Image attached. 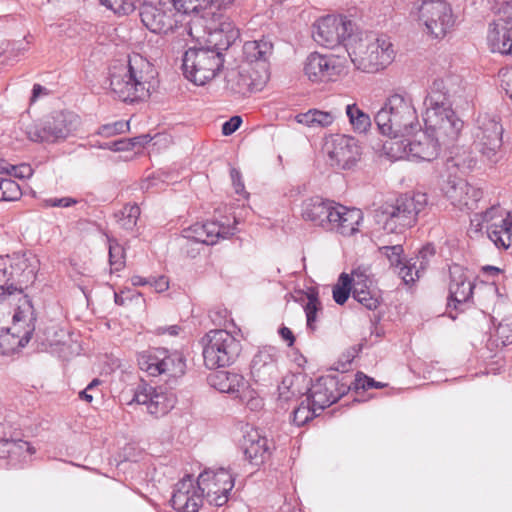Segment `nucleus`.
<instances>
[{
	"mask_svg": "<svg viewBox=\"0 0 512 512\" xmlns=\"http://www.w3.org/2000/svg\"><path fill=\"white\" fill-rule=\"evenodd\" d=\"M414 139L404 137L400 140L390 142L388 154L398 159L432 161L437 158L442 144L426 129L420 128L412 134Z\"/></svg>",
	"mask_w": 512,
	"mask_h": 512,
	"instance_id": "11",
	"label": "nucleus"
},
{
	"mask_svg": "<svg viewBox=\"0 0 512 512\" xmlns=\"http://www.w3.org/2000/svg\"><path fill=\"white\" fill-rule=\"evenodd\" d=\"M157 185H158V178L153 176V177H148L146 180H144L141 188L143 190L149 191L151 189L156 188Z\"/></svg>",
	"mask_w": 512,
	"mask_h": 512,
	"instance_id": "60",
	"label": "nucleus"
},
{
	"mask_svg": "<svg viewBox=\"0 0 512 512\" xmlns=\"http://www.w3.org/2000/svg\"><path fill=\"white\" fill-rule=\"evenodd\" d=\"M362 220L363 213L360 209L348 208L337 203L327 231H333L342 236H352L359 231Z\"/></svg>",
	"mask_w": 512,
	"mask_h": 512,
	"instance_id": "30",
	"label": "nucleus"
},
{
	"mask_svg": "<svg viewBox=\"0 0 512 512\" xmlns=\"http://www.w3.org/2000/svg\"><path fill=\"white\" fill-rule=\"evenodd\" d=\"M343 72L342 61L334 55L314 52L306 58L304 63V73L314 83L335 81Z\"/></svg>",
	"mask_w": 512,
	"mask_h": 512,
	"instance_id": "22",
	"label": "nucleus"
},
{
	"mask_svg": "<svg viewBox=\"0 0 512 512\" xmlns=\"http://www.w3.org/2000/svg\"><path fill=\"white\" fill-rule=\"evenodd\" d=\"M351 389L347 375H327L318 378L307 391V400L320 412L329 407Z\"/></svg>",
	"mask_w": 512,
	"mask_h": 512,
	"instance_id": "16",
	"label": "nucleus"
},
{
	"mask_svg": "<svg viewBox=\"0 0 512 512\" xmlns=\"http://www.w3.org/2000/svg\"><path fill=\"white\" fill-rule=\"evenodd\" d=\"M149 286L157 293H162L169 288V280L166 276L149 277Z\"/></svg>",
	"mask_w": 512,
	"mask_h": 512,
	"instance_id": "57",
	"label": "nucleus"
},
{
	"mask_svg": "<svg viewBox=\"0 0 512 512\" xmlns=\"http://www.w3.org/2000/svg\"><path fill=\"white\" fill-rule=\"evenodd\" d=\"M134 295L139 296L140 293L131 290L121 291L114 294V300L117 305H124L126 299H131Z\"/></svg>",
	"mask_w": 512,
	"mask_h": 512,
	"instance_id": "58",
	"label": "nucleus"
},
{
	"mask_svg": "<svg viewBox=\"0 0 512 512\" xmlns=\"http://www.w3.org/2000/svg\"><path fill=\"white\" fill-rule=\"evenodd\" d=\"M79 124L77 115L71 112H60L27 129V136L33 142L57 143L69 137Z\"/></svg>",
	"mask_w": 512,
	"mask_h": 512,
	"instance_id": "15",
	"label": "nucleus"
},
{
	"mask_svg": "<svg viewBox=\"0 0 512 512\" xmlns=\"http://www.w3.org/2000/svg\"><path fill=\"white\" fill-rule=\"evenodd\" d=\"M138 143V138L120 139L112 142H105L99 144L100 149H107L111 151H129Z\"/></svg>",
	"mask_w": 512,
	"mask_h": 512,
	"instance_id": "52",
	"label": "nucleus"
},
{
	"mask_svg": "<svg viewBox=\"0 0 512 512\" xmlns=\"http://www.w3.org/2000/svg\"><path fill=\"white\" fill-rule=\"evenodd\" d=\"M36 278L35 267L23 255L11 263L9 256L0 257V282L16 281L6 287L0 285V354L11 355L30 341L36 322L31 300L22 295L23 289Z\"/></svg>",
	"mask_w": 512,
	"mask_h": 512,
	"instance_id": "1",
	"label": "nucleus"
},
{
	"mask_svg": "<svg viewBox=\"0 0 512 512\" xmlns=\"http://www.w3.org/2000/svg\"><path fill=\"white\" fill-rule=\"evenodd\" d=\"M138 365L148 375L156 377L167 376L166 382L176 380L185 373L186 362L179 351H169L165 348H154L138 355Z\"/></svg>",
	"mask_w": 512,
	"mask_h": 512,
	"instance_id": "12",
	"label": "nucleus"
},
{
	"mask_svg": "<svg viewBox=\"0 0 512 512\" xmlns=\"http://www.w3.org/2000/svg\"><path fill=\"white\" fill-rule=\"evenodd\" d=\"M436 254L435 247L432 244L425 245L418 254L408 260L398 271L399 276L405 284L414 283L419 279L431 264Z\"/></svg>",
	"mask_w": 512,
	"mask_h": 512,
	"instance_id": "33",
	"label": "nucleus"
},
{
	"mask_svg": "<svg viewBox=\"0 0 512 512\" xmlns=\"http://www.w3.org/2000/svg\"><path fill=\"white\" fill-rule=\"evenodd\" d=\"M409 17L424 24L427 32L438 39L449 33L456 21L451 5L444 0L423 1L420 5L414 3Z\"/></svg>",
	"mask_w": 512,
	"mask_h": 512,
	"instance_id": "10",
	"label": "nucleus"
},
{
	"mask_svg": "<svg viewBox=\"0 0 512 512\" xmlns=\"http://www.w3.org/2000/svg\"><path fill=\"white\" fill-rule=\"evenodd\" d=\"M21 195L22 191L17 182L0 177V201H16Z\"/></svg>",
	"mask_w": 512,
	"mask_h": 512,
	"instance_id": "45",
	"label": "nucleus"
},
{
	"mask_svg": "<svg viewBox=\"0 0 512 512\" xmlns=\"http://www.w3.org/2000/svg\"><path fill=\"white\" fill-rule=\"evenodd\" d=\"M78 201L71 197L49 198L44 201L46 207H62L67 208L75 205Z\"/></svg>",
	"mask_w": 512,
	"mask_h": 512,
	"instance_id": "54",
	"label": "nucleus"
},
{
	"mask_svg": "<svg viewBox=\"0 0 512 512\" xmlns=\"http://www.w3.org/2000/svg\"><path fill=\"white\" fill-rule=\"evenodd\" d=\"M3 169L7 174L19 179L30 178L34 172L32 167L27 163H21L19 165H7Z\"/></svg>",
	"mask_w": 512,
	"mask_h": 512,
	"instance_id": "53",
	"label": "nucleus"
},
{
	"mask_svg": "<svg viewBox=\"0 0 512 512\" xmlns=\"http://www.w3.org/2000/svg\"><path fill=\"white\" fill-rule=\"evenodd\" d=\"M236 399H239L242 404L253 412H258L264 407L263 398L255 389L251 388L249 382H247L242 391L237 394Z\"/></svg>",
	"mask_w": 512,
	"mask_h": 512,
	"instance_id": "41",
	"label": "nucleus"
},
{
	"mask_svg": "<svg viewBox=\"0 0 512 512\" xmlns=\"http://www.w3.org/2000/svg\"><path fill=\"white\" fill-rule=\"evenodd\" d=\"M175 402L176 398L173 393L142 382L135 388L129 404L145 405L149 414L159 417L167 414L174 407Z\"/></svg>",
	"mask_w": 512,
	"mask_h": 512,
	"instance_id": "20",
	"label": "nucleus"
},
{
	"mask_svg": "<svg viewBox=\"0 0 512 512\" xmlns=\"http://www.w3.org/2000/svg\"><path fill=\"white\" fill-rule=\"evenodd\" d=\"M79 398L81 400H84V401L90 403L93 400V391L88 390V387H86L84 390H82L79 393Z\"/></svg>",
	"mask_w": 512,
	"mask_h": 512,
	"instance_id": "63",
	"label": "nucleus"
},
{
	"mask_svg": "<svg viewBox=\"0 0 512 512\" xmlns=\"http://www.w3.org/2000/svg\"><path fill=\"white\" fill-rule=\"evenodd\" d=\"M353 23L343 16L327 15L319 19L314 25L313 38L321 46L336 48L349 43L352 36Z\"/></svg>",
	"mask_w": 512,
	"mask_h": 512,
	"instance_id": "17",
	"label": "nucleus"
},
{
	"mask_svg": "<svg viewBox=\"0 0 512 512\" xmlns=\"http://www.w3.org/2000/svg\"><path fill=\"white\" fill-rule=\"evenodd\" d=\"M42 94H47V89L40 84H34L32 89L31 101H36V99Z\"/></svg>",
	"mask_w": 512,
	"mask_h": 512,
	"instance_id": "61",
	"label": "nucleus"
},
{
	"mask_svg": "<svg viewBox=\"0 0 512 512\" xmlns=\"http://www.w3.org/2000/svg\"><path fill=\"white\" fill-rule=\"evenodd\" d=\"M353 278H351L348 274L342 273L339 277L338 284H336L333 288V299L339 304L343 305L349 295L352 292Z\"/></svg>",
	"mask_w": 512,
	"mask_h": 512,
	"instance_id": "44",
	"label": "nucleus"
},
{
	"mask_svg": "<svg viewBox=\"0 0 512 512\" xmlns=\"http://www.w3.org/2000/svg\"><path fill=\"white\" fill-rule=\"evenodd\" d=\"M279 334L281 335V337L286 340L288 342V346H292L294 341H295V338L293 336V333L292 331L288 328V327H281L279 329Z\"/></svg>",
	"mask_w": 512,
	"mask_h": 512,
	"instance_id": "59",
	"label": "nucleus"
},
{
	"mask_svg": "<svg viewBox=\"0 0 512 512\" xmlns=\"http://www.w3.org/2000/svg\"><path fill=\"white\" fill-rule=\"evenodd\" d=\"M336 118V113L318 109H310L305 113H299L295 117L298 123L311 128H327L334 123Z\"/></svg>",
	"mask_w": 512,
	"mask_h": 512,
	"instance_id": "37",
	"label": "nucleus"
},
{
	"mask_svg": "<svg viewBox=\"0 0 512 512\" xmlns=\"http://www.w3.org/2000/svg\"><path fill=\"white\" fill-rule=\"evenodd\" d=\"M319 413L320 411L316 409L313 404L306 398L305 400L301 401L299 406L293 410L292 421L295 425L302 426L309 420H312L314 417H316Z\"/></svg>",
	"mask_w": 512,
	"mask_h": 512,
	"instance_id": "42",
	"label": "nucleus"
},
{
	"mask_svg": "<svg viewBox=\"0 0 512 512\" xmlns=\"http://www.w3.org/2000/svg\"><path fill=\"white\" fill-rule=\"evenodd\" d=\"M199 6L193 0H146L140 17L153 33L167 34L176 30L181 36H191V27L185 20L190 13H198Z\"/></svg>",
	"mask_w": 512,
	"mask_h": 512,
	"instance_id": "4",
	"label": "nucleus"
},
{
	"mask_svg": "<svg viewBox=\"0 0 512 512\" xmlns=\"http://www.w3.org/2000/svg\"><path fill=\"white\" fill-rule=\"evenodd\" d=\"M304 295L306 302L303 304V310L306 316V327L309 331L314 332L318 327L322 313V304L315 289H310Z\"/></svg>",
	"mask_w": 512,
	"mask_h": 512,
	"instance_id": "39",
	"label": "nucleus"
},
{
	"mask_svg": "<svg viewBox=\"0 0 512 512\" xmlns=\"http://www.w3.org/2000/svg\"><path fill=\"white\" fill-rule=\"evenodd\" d=\"M487 40L492 52L512 56V0L501 4L498 19L490 25Z\"/></svg>",
	"mask_w": 512,
	"mask_h": 512,
	"instance_id": "19",
	"label": "nucleus"
},
{
	"mask_svg": "<svg viewBox=\"0 0 512 512\" xmlns=\"http://www.w3.org/2000/svg\"><path fill=\"white\" fill-rule=\"evenodd\" d=\"M379 252L386 256L390 262V265L395 268L400 269L403 265L406 264V262L403 263L402 261L404 250L401 244L381 246L379 247Z\"/></svg>",
	"mask_w": 512,
	"mask_h": 512,
	"instance_id": "47",
	"label": "nucleus"
},
{
	"mask_svg": "<svg viewBox=\"0 0 512 512\" xmlns=\"http://www.w3.org/2000/svg\"><path fill=\"white\" fill-rule=\"evenodd\" d=\"M236 220L233 224L208 221L196 223L183 231V237L206 245H214L220 239H226L236 232Z\"/></svg>",
	"mask_w": 512,
	"mask_h": 512,
	"instance_id": "25",
	"label": "nucleus"
},
{
	"mask_svg": "<svg viewBox=\"0 0 512 512\" xmlns=\"http://www.w3.org/2000/svg\"><path fill=\"white\" fill-rule=\"evenodd\" d=\"M384 386V384L376 382L373 378L368 377L362 372H357L355 374L354 380H351V388L353 387L355 391H358L360 389L368 390L371 388H382Z\"/></svg>",
	"mask_w": 512,
	"mask_h": 512,
	"instance_id": "51",
	"label": "nucleus"
},
{
	"mask_svg": "<svg viewBox=\"0 0 512 512\" xmlns=\"http://www.w3.org/2000/svg\"><path fill=\"white\" fill-rule=\"evenodd\" d=\"M35 453L29 442L21 439L0 440V465L9 468H21Z\"/></svg>",
	"mask_w": 512,
	"mask_h": 512,
	"instance_id": "27",
	"label": "nucleus"
},
{
	"mask_svg": "<svg viewBox=\"0 0 512 512\" xmlns=\"http://www.w3.org/2000/svg\"><path fill=\"white\" fill-rule=\"evenodd\" d=\"M427 204L423 193L405 194L396 199L392 205L385 206L378 215L383 229L389 233H403L417 222L418 214Z\"/></svg>",
	"mask_w": 512,
	"mask_h": 512,
	"instance_id": "8",
	"label": "nucleus"
},
{
	"mask_svg": "<svg viewBox=\"0 0 512 512\" xmlns=\"http://www.w3.org/2000/svg\"><path fill=\"white\" fill-rule=\"evenodd\" d=\"M352 294L354 299L368 310H374L379 305L378 298L371 294L366 283L360 281L358 275L353 277Z\"/></svg>",
	"mask_w": 512,
	"mask_h": 512,
	"instance_id": "40",
	"label": "nucleus"
},
{
	"mask_svg": "<svg viewBox=\"0 0 512 512\" xmlns=\"http://www.w3.org/2000/svg\"><path fill=\"white\" fill-rule=\"evenodd\" d=\"M197 479L208 503L216 507L228 502L235 486V473L226 468L205 470Z\"/></svg>",
	"mask_w": 512,
	"mask_h": 512,
	"instance_id": "18",
	"label": "nucleus"
},
{
	"mask_svg": "<svg viewBox=\"0 0 512 512\" xmlns=\"http://www.w3.org/2000/svg\"><path fill=\"white\" fill-rule=\"evenodd\" d=\"M106 8L115 14L128 15L135 9L134 0H99Z\"/></svg>",
	"mask_w": 512,
	"mask_h": 512,
	"instance_id": "48",
	"label": "nucleus"
},
{
	"mask_svg": "<svg viewBox=\"0 0 512 512\" xmlns=\"http://www.w3.org/2000/svg\"><path fill=\"white\" fill-rule=\"evenodd\" d=\"M503 128L499 120L487 113L477 117L472 131L473 147L481 156L491 163L500 159Z\"/></svg>",
	"mask_w": 512,
	"mask_h": 512,
	"instance_id": "14",
	"label": "nucleus"
},
{
	"mask_svg": "<svg viewBox=\"0 0 512 512\" xmlns=\"http://www.w3.org/2000/svg\"><path fill=\"white\" fill-rule=\"evenodd\" d=\"M129 130V122L127 121H116L114 123L105 124L99 127L97 134L102 137H112L118 134H122Z\"/></svg>",
	"mask_w": 512,
	"mask_h": 512,
	"instance_id": "50",
	"label": "nucleus"
},
{
	"mask_svg": "<svg viewBox=\"0 0 512 512\" xmlns=\"http://www.w3.org/2000/svg\"><path fill=\"white\" fill-rule=\"evenodd\" d=\"M272 52V44L265 40L248 41L243 45V54L248 62L247 67L255 63L262 72L267 71L266 60Z\"/></svg>",
	"mask_w": 512,
	"mask_h": 512,
	"instance_id": "36",
	"label": "nucleus"
},
{
	"mask_svg": "<svg viewBox=\"0 0 512 512\" xmlns=\"http://www.w3.org/2000/svg\"><path fill=\"white\" fill-rule=\"evenodd\" d=\"M149 62L139 55L130 57L122 72L110 76V88L114 98L123 102L143 100L149 94L147 70Z\"/></svg>",
	"mask_w": 512,
	"mask_h": 512,
	"instance_id": "7",
	"label": "nucleus"
},
{
	"mask_svg": "<svg viewBox=\"0 0 512 512\" xmlns=\"http://www.w3.org/2000/svg\"><path fill=\"white\" fill-rule=\"evenodd\" d=\"M204 364L208 369L233 364L241 352V343L223 329L210 330L201 339Z\"/></svg>",
	"mask_w": 512,
	"mask_h": 512,
	"instance_id": "9",
	"label": "nucleus"
},
{
	"mask_svg": "<svg viewBox=\"0 0 512 512\" xmlns=\"http://www.w3.org/2000/svg\"><path fill=\"white\" fill-rule=\"evenodd\" d=\"M204 497L198 479L186 475L175 484L170 502L177 512H198Z\"/></svg>",
	"mask_w": 512,
	"mask_h": 512,
	"instance_id": "23",
	"label": "nucleus"
},
{
	"mask_svg": "<svg viewBox=\"0 0 512 512\" xmlns=\"http://www.w3.org/2000/svg\"><path fill=\"white\" fill-rule=\"evenodd\" d=\"M211 387L221 393L230 394L233 398L242 391L248 382L243 375L230 371H217L208 377Z\"/></svg>",
	"mask_w": 512,
	"mask_h": 512,
	"instance_id": "34",
	"label": "nucleus"
},
{
	"mask_svg": "<svg viewBox=\"0 0 512 512\" xmlns=\"http://www.w3.org/2000/svg\"><path fill=\"white\" fill-rule=\"evenodd\" d=\"M442 191L453 206L468 211L477 207V203L483 195L481 189L460 178H450L442 187Z\"/></svg>",
	"mask_w": 512,
	"mask_h": 512,
	"instance_id": "26",
	"label": "nucleus"
},
{
	"mask_svg": "<svg viewBox=\"0 0 512 512\" xmlns=\"http://www.w3.org/2000/svg\"><path fill=\"white\" fill-rule=\"evenodd\" d=\"M253 70L254 67L243 66L237 73L232 72L228 76V83H231V90L242 95L261 90L269 78L268 71L258 73L254 77L252 75Z\"/></svg>",
	"mask_w": 512,
	"mask_h": 512,
	"instance_id": "32",
	"label": "nucleus"
},
{
	"mask_svg": "<svg viewBox=\"0 0 512 512\" xmlns=\"http://www.w3.org/2000/svg\"><path fill=\"white\" fill-rule=\"evenodd\" d=\"M131 283L133 286H145L149 285V277L145 278L139 275H134L131 277Z\"/></svg>",
	"mask_w": 512,
	"mask_h": 512,
	"instance_id": "62",
	"label": "nucleus"
},
{
	"mask_svg": "<svg viewBox=\"0 0 512 512\" xmlns=\"http://www.w3.org/2000/svg\"><path fill=\"white\" fill-rule=\"evenodd\" d=\"M495 336L503 345L512 343V315L498 323L495 328Z\"/></svg>",
	"mask_w": 512,
	"mask_h": 512,
	"instance_id": "49",
	"label": "nucleus"
},
{
	"mask_svg": "<svg viewBox=\"0 0 512 512\" xmlns=\"http://www.w3.org/2000/svg\"><path fill=\"white\" fill-rule=\"evenodd\" d=\"M336 205L334 201L313 196L302 202L301 215L305 221L327 230Z\"/></svg>",
	"mask_w": 512,
	"mask_h": 512,
	"instance_id": "28",
	"label": "nucleus"
},
{
	"mask_svg": "<svg viewBox=\"0 0 512 512\" xmlns=\"http://www.w3.org/2000/svg\"><path fill=\"white\" fill-rule=\"evenodd\" d=\"M460 82L456 75L436 79L424 99L426 129L442 145L454 142L463 129V121L452 109L453 99L460 91Z\"/></svg>",
	"mask_w": 512,
	"mask_h": 512,
	"instance_id": "2",
	"label": "nucleus"
},
{
	"mask_svg": "<svg viewBox=\"0 0 512 512\" xmlns=\"http://www.w3.org/2000/svg\"><path fill=\"white\" fill-rule=\"evenodd\" d=\"M139 216L140 208L136 204L126 205L119 213L115 214L120 227L125 230H132L135 227Z\"/></svg>",
	"mask_w": 512,
	"mask_h": 512,
	"instance_id": "43",
	"label": "nucleus"
},
{
	"mask_svg": "<svg viewBox=\"0 0 512 512\" xmlns=\"http://www.w3.org/2000/svg\"><path fill=\"white\" fill-rule=\"evenodd\" d=\"M230 176H231V180H232V184H233L235 192L237 194H239V195L247 194L246 191H245V186H244V183L242 181V177H241L240 171L238 169H236V168H232L230 170Z\"/></svg>",
	"mask_w": 512,
	"mask_h": 512,
	"instance_id": "55",
	"label": "nucleus"
},
{
	"mask_svg": "<svg viewBox=\"0 0 512 512\" xmlns=\"http://www.w3.org/2000/svg\"><path fill=\"white\" fill-rule=\"evenodd\" d=\"M473 274L460 264L449 266L448 307L460 309L461 305L470 302L474 289Z\"/></svg>",
	"mask_w": 512,
	"mask_h": 512,
	"instance_id": "24",
	"label": "nucleus"
},
{
	"mask_svg": "<svg viewBox=\"0 0 512 512\" xmlns=\"http://www.w3.org/2000/svg\"><path fill=\"white\" fill-rule=\"evenodd\" d=\"M109 263L111 272H118L125 265L124 248L114 240H109Z\"/></svg>",
	"mask_w": 512,
	"mask_h": 512,
	"instance_id": "46",
	"label": "nucleus"
},
{
	"mask_svg": "<svg viewBox=\"0 0 512 512\" xmlns=\"http://www.w3.org/2000/svg\"><path fill=\"white\" fill-rule=\"evenodd\" d=\"M210 46L190 48L183 56V74L195 85H204L215 78L224 65V54L229 47L222 48L224 36L219 32H209Z\"/></svg>",
	"mask_w": 512,
	"mask_h": 512,
	"instance_id": "5",
	"label": "nucleus"
},
{
	"mask_svg": "<svg viewBox=\"0 0 512 512\" xmlns=\"http://www.w3.org/2000/svg\"><path fill=\"white\" fill-rule=\"evenodd\" d=\"M242 119L240 116H233L222 125V133L225 136L233 134L241 125Z\"/></svg>",
	"mask_w": 512,
	"mask_h": 512,
	"instance_id": "56",
	"label": "nucleus"
},
{
	"mask_svg": "<svg viewBox=\"0 0 512 512\" xmlns=\"http://www.w3.org/2000/svg\"><path fill=\"white\" fill-rule=\"evenodd\" d=\"M241 449L245 458L254 465L263 463L270 455L268 439L254 428H249L244 432Z\"/></svg>",
	"mask_w": 512,
	"mask_h": 512,
	"instance_id": "31",
	"label": "nucleus"
},
{
	"mask_svg": "<svg viewBox=\"0 0 512 512\" xmlns=\"http://www.w3.org/2000/svg\"><path fill=\"white\" fill-rule=\"evenodd\" d=\"M345 49L354 66L366 73L385 69L394 59V49L387 36L369 35L355 37L345 44Z\"/></svg>",
	"mask_w": 512,
	"mask_h": 512,
	"instance_id": "6",
	"label": "nucleus"
},
{
	"mask_svg": "<svg viewBox=\"0 0 512 512\" xmlns=\"http://www.w3.org/2000/svg\"><path fill=\"white\" fill-rule=\"evenodd\" d=\"M380 134L392 141L410 137L420 128L412 96L405 90L391 93L374 116Z\"/></svg>",
	"mask_w": 512,
	"mask_h": 512,
	"instance_id": "3",
	"label": "nucleus"
},
{
	"mask_svg": "<svg viewBox=\"0 0 512 512\" xmlns=\"http://www.w3.org/2000/svg\"><path fill=\"white\" fill-rule=\"evenodd\" d=\"M161 330V333L165 334H169L171 336H176L179 334V331H180V327L177 326V325H172V326H169V327H165V328H160Z\"/></svg>",
	"mask_w": 512,
	"mask_h": 512,
	"instance_id": "64",
	"label": "nucleus"
},
{
	"mask_svg": "<svg viewBox=\"0 0 512 512\" xmlns=\"http://www.w3.org/2000/svg\"><path fill=\"white\" fill-rule=\"evenodd\" d=\"M345 114L351 129L356 134H367L372 126L370 115L362 110L357 103L347 104Z\"/></svg>",
	"mask_w": 512,
	"mask_h": 512,
	"instance_id": "38",
	"label": "nucleus"
},
{
	"mask_svg": "<svg viewBox=\"0 0 512 512\" xmlns=\"http://www.w3.org/2000/svg\"><path fill=\"white\" fill-rule=\"evenodd\" d=\"M471 225L476 231L485 228L488 238L497 248L508 249L512 244V211L492 206L481 214H475Z\"/></svg>",
	"mask_w": 512,
	"mask_h": 512,
	"instance_id": "13",
	"label": "nucleus"
},
{
	"mask_svg": "<svg viewBox=\"0 0 512 512\" xmlns=\"http://www.w3.org/2000/svg\"><path fill=\"white\" fill-rule=\"evenodd\" d=\"M326 152L332 166L346 170L360 159L361 147L353 136L337 134L326 143Z\"/></svg>",
	"mask_w": 512,
	"mask_h": 512,
	"instance_id": "21",
	"label": "nucleus"
},
{
	"mask_svg": "<svg viewBox=\"0 0 512 512\" xmlns=\"http://www.w3.org/2000/svg\"><path fill=\"white\" fill-rule=\"evenodd\" d=\"M477 158L473 155V151L468 147H453L450 156L446 160V168L452 173L460 171L466 173L472 171L477 165Z\"/></svg>",
	"mask_w": 512,
	"mask_h": 512,
	"instance_id": "35",
	"label": "nucleus"
},
{
	"mask_svg": "<svg viewBox=\"0 0 512 512\" xmlns=\"http://www.w3.org/2000/svg\"><path fill=\"white\" fill-rule=\"evenodd\" d=\"M278 351L274 347H263L253 357L250 373L256 383H266L277 376Z\"/></svg>",
	"mask_w": 512,
	"mask_h": 512,
	"instance_id": "29",
	"label": "nucleus"
}]
</instances>
